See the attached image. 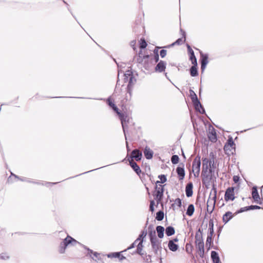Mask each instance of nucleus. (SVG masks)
Wrapping results in <instances>:
<instances>
[{"instance_id":"0e129e2a","label":"nucleus","mask_w":263,"mask_h":263,"mask_svg":"<svg viewBox=\"0 0 263 263\" xmlns=\"http://www.w3.org/2000/svg\"><path fill=\"white\" fill-rule=\"evenodd\" d=\"M136 43V41L135 40H133L130 42V45H131V46H132L133 49H134V51H136V47L135 46Z\"/></svg>"},{"instance_id":"052dcab7","label":"nucleus","mask_w":263,"mask_h":263,"mask_svg":"<svg viewBox=\"0 0 263 263\" xmlns=\"http://www.w3.org/2000/svg\"><path fill=\"white\" fill-rule=\"evenodd\" d=\"M154 60L155 63H158L159 62V53H156L154 56Z\"/></svg>"},{"instance_id":"bb28decb","label":"nucleus","mask_w":263,"mask_h":263,"mask_svg":"<svg viewBox=\"0 0 263 263\" xmlns=\"http://www.w3.org/2000/svg\"><path fill=\"white\" fill-rule=\"evenodd\" d=\"M143 245L142 241L139 242L138 245H137V249L132 254H138L140 255L141 256H143V255H144L145 254V253H142V250L143 249Z\"/></svg>"},{"instance_id":"b1692460","label":"nucleus","mask_w":263,"mask_h":263,"mask_svg":"<svg viewBox=\"0 0 263 263\" xmlns=\"http://www.w3.org/2000/svg\"><path fill=\"white\" fill-rule=\"evenodd\" d=\"M122 252L109 253L107 255L108 258H118L120 260L125 259L126 258L122 254Z\"/></svg>"},{"instance_id":"dca6fc26","label":"nucleus","mask_w":263,"mask_h":263,"mask_svg":"<svg viewBox=\"0 0 263 263\" xmlns=\"http://www.w3.org/2000/svg\"><path fill=\"white\" fill-rule=\"evenodd\" d=\"M192 102L193 103L195 109L196 110V111H198L202 115L205 114V110L203 108V106L202 105V104H201L199 99L194 101V102Z\"/></svg>"},{"instance_id":"1a4fd4ad","label":"nucleus","mask_w":263,"mask_h":263,"mask_svg":"<svg viewBox=\"0 0 263 263\" xmlns=\"http://www.w3.org/2000/svg\"><path fill=\"white\" fill-rule=\"evenodd\" d=\"M200 62L201 64V72H203L204 71L207 64L209 63L208 58L209 56L208 54L206 53H203L202 51H200Z\"/></svg>"},{"instance_id":"4be33fe9","label":"nucleus","mask_w":263,"mask_h":263,"mask_svg":"<svg viewBox=\"0 0 263 263\" xmlns=\"http://www.w3.org/2000/svg\"><path fill=\"white\" fill-rule=\"evenodd\" d=\"M148 218H147L144 229L142 231H141L140 234L139 235L138 237L137 238V241H139V242L142 241V243L143 242L144 239L145 238V237L147 235V230L145 229L148 224Z\"/></svg>"},{"instance_id":"864d4df0","label":"nucleus","mask_w":263,"mask_h":263,"mask_svg":"<svg viewBox=\"0 0 263 263\" xmlns=\"http://www.w3.org/2000/svg\"><path fill=\"white\" fill-rule=\"evenodd\" d=\"M249 210H258V209H262V208L257 205H249Z\"/></svg>"},{"instance_id":"aec40b11","label":"nucleus","mask_w":263,"mask_h":263,"mask_svg":"<svg viewBox=\"0 0 263 263\" xmlns=\"http://www.w3.org/2000/svg\"><path fill=\"white\" fill-rule=\"evenodd\" d=\"M128 160L131 167L133 169V170L138 175L140 176V174L141 173V170L139 166L137 164L136 162H134L133 160Z\"/></svg>"},{"instance_id":"c85d7f7f","label":"nucleus","mask_w":263,"mask_h":263,"mask_svg":"<svg viewBox=\"0 0 263 263\" xmlns=\"http://www.w3.org/2000/svg\"><path fill=\"white\" fill-rule=\"evenodd\" d=\"M148 234L149 239L157 237L156 235V231L154 230L153 225L149 224L148 227Z\"/></svg>"},{"instance_id":"ddd939ff","label":"nucleus","mask_w":263,"mask_h":263,"mask_svg":"<svg viewBox=\"0 0 263 263\" xmlns=\"http://www.w3.org/2000/svg\"><path fill=\"white\" fill-rule=\"evenodd\" d=\"M184 167V164L183 163H180L176 168V171L179 180H182L184 178L185 172Z\"/></svg>"},{"instance_id":"2f4dec72","label":"nucleus","mask_w":263,"mask_h":263,"mask_svg":"<svg viewBox=\"0 0 263 263\" xmlns=\"http://www.w3.org/2000/svg\"><path fill=\"white\" fill-rule=\"evenodd\" d=\"M168 247L172 252H176L179 248V246L172 241H168Z\"/></svg>"},{"instance_id":"c756f323","label":"nucleus","mask_w":263,"mask_h":263,"mask_svg":"<svg viewBox=\"0 0 263 263\" xmlns=\"http://www.w3.org/2000/svg\"><path fill=\"white\" fill-rule=\"evenodd\" d=\"M156 230L157 233L158 237L160 239L164 237V228L161 226H158L156 227Z\"/></svg>"},{"instance_id":"4d7b16f0","label":"nucleus","mask_w":263,"mask_h":263,"mask_svg":"<svg viewBox=\"0 0 263 263\" xmlns=\"http://www.w3.org/2000/svg\"><path fill=\"white\" fill-rule=\"evenodd\" d=\"M63 2H64V4H65L66 5V6H67V9H68V11L71 13V15H72V16H73V17L74 18V19H75V20L78 22V23L80 24V23H79V22L77 21L76 17L73 14L72 12H71V9H70V8H69V6L67 2H66L64 0H63Z\"/></svg>"},{"instance_id":"e433bc0d","label":"nucleus","mask_w":263,"mask_h":263,"mask_svg":"<svg viewBox=\"0 0 263 263\" xmlns=\"http://www.w3.org/2000/svg\"><path fill=\"white\" fill-rule=\"evenodd\" d=\"M164 216V214L163 211L162 210H159L156 213V219L158 221H161L163 219Z\"/></svg>"},{"instance_id":"4c0bfd02","label":"nucleus","mask_w":263,"mask_h":263,"mask_svg":"<svg viewBox=\"0 0 263 263\" xmlns=\"http://www.w3.org/2000/svg\"><path fill=\"white\" fill-rule=\"evenodd\" d=\"M91 258L96 262H98L99 260H101L100 254L97 252H95L93 253V254Z\"/></svg>"},{"instance_id":"ea45409f","label":"nucleus","mask_w":263,"mask_h":263,"mask_svg":"<svg viewBox=\"0 0 263 263\" xmlns=\"http://www.w3.org/2000/svg\"><path fill=\"white\" fill-rule=\"evenodd\" d=\"M146 263H152V256L150 255L144 254L143 256H141Z\"/></svg>"},{"instance_id":"de8ad7c7","label":"nucleus","mask_w":263,"mask_h":263,"mask_svg":"<svg viewBox=\"0 0 263 263\" xmlns=\"http://www.w3.org/2000/svg\"><path fill=\"white\" fill-rule=\"evenodd\" d=\"M158 178L160 179L161 183H164L167 181L166 175L164 174L159 175Z\"/></svg>"},{"instance_id":"cd10ccee","label":"nucleus","mask_w":263,"mask_h":263,"mask_svg":"<svg viewBox=\"0 0 263 263\" xmlns=\"http://www.w3.org/2000/svg\"><path fill=\"white\" fill-rule=\"evenodd\" d=\"M190 73L192 77H195L198 76V65H193L190 68Z\"/></svg>"},{"instance_id":"72a5a7b5","label":"nucleus","mask_w":263,"mask_h":263,"mask_svg":"<svg viewBox=\"0 0 263 263\" xmlns=\"http://www.w3.org/2000/svg\"><path fill=\"white\" fill-rule=\"evenodd\" d=\"M205 246L207 248L208 251L210 250L212 247H213V237H207L205 241Z\"/></svg>"},{"instance_id":"79ce46f5","label":"nucleus","mask_w":263,"mask_h":263,"mask_svg":"<svg viewBox=\"0 0 263 263\" xmlns=\"http://www.w3.org/2000/svg\"><path fill=\"white\" fill-rule=\"evenodd\" d=\"M179 161V157L177 155H174L171 157V162L173 164H176Z\"/></svg>"},{"instance_id":"a18cd8bd","label":"nucleus","mask_w":263,"mask_h":263,"mask_svg":"<svg viewBox=\"0 0 263 263\" xmlns=\"http://www.w3.org/2000/svg\"><path fill=\"white\" fill-rule=\"evenodd\" d=\"M189 59L191 61L192 64L193 65H198L196 57L194 54L189 55Z\"/></svg>"},{"instance_id":"680f3d73","label":"nucleus","mask_w":263,"mask_h":263,"mask_svg":"<svg viewBox=\"0 0 263 263\" xmlns=\"http://www.w3.org/2000/svg\"><path fill=\"white\" fill-rule=\"evenodd\" d=\"M214 220L213 219H210L209 221V228H214Z\"/></svg>"},{"instance_id":"58836bf2","label":"nucleus","mask_w":263,"mask_h":263,"mask_svg":"<svg viewBox=\"0 0 263 263\" xmlns=\"http://www.w3.org/2000/svg\"><path fill=\"white\" fill-rule=\"evenodd\" d=\"M189 92L190 94V97L192 102H194V101L198 100L197 95L192 89H190Z\"/></svg>"},{"instance_id":"7ed1b4c3","label":"nucleus","mask_w":263,"mask_h":263,"mask_svg":"<svg viewBox=\"0 0 263 263\" xmlns=\"http://www.w3.org/2000/svg\"><path fill=\"white\" fill-rule=\"evenodd\" d=\"M126 74L128 76V83L126 87V94L122 102L123 103H126L127 102L131 100L132 96V92L133 90V86L136 82L133 72L132 70H127L126 71Z\"/></svg>"},{"instance_id":"6ab92c4d","label":"nucleus","mask_w":263,"mask_h":263,"mask_svg":"<svg viewBox=\"0 0 263 263\" xmlns=\"http://www.w3.org/2000/svg\"><path fill=\"white\" fill-rule=\"evenodd\" d=\"M193 184L192 182L187 183L185 186V194L186 197H191L193 194Z\"/></svg>"},{"instance_id":"4468645a","label":"nucleus","mask_w":263,"mask_h":263,"mask_svg":"<svg viewBox=\"0 0 263 263\" xmlns=\"http://www.w3.org/2000/svg\"><path fill=\"white\" fill-rule=\"evenodd\" d=\"M200 166H201V159L200 156L198 155L194 159L193 163H192V171L194 172V171H200Z\"/></svg>"},{"instance_id":"39448f33","label":"nucleus","mask_w":263,"mask_h":263,"mask_svg":"<svg viewBox=\"0 0 263 263\" xmlns=\"http://www.w3.org/2000/svg\"><path fill=\"white\" fill-rule=\"evenodd\" d=\"M216 198H217V189H216V187H215V184L213 183V186H212V189L210 192L209 197V199H208V202H207V205H208V207H209V203H210V199H211L213 201L212 203L213 208H212V210H211V211L210 212V214H211L213 212V211L215 208Z\"/></svg>"},{"instance_id":"f257e3e1","label":"nucleus","mask_w":263,"mask_h":263,"mask_svg":"<svg viewBox=\"0 0 263 263\" xmlns=\"http://www.w3.org/2000/svg\"><path fill=\"white\" fill-rule=\"evenodd\" d=\"M202 171L201 177L202 179V184L204 185L206 189H209L211 182L214 178H215L214 175V170L211 166L212 160L208 158H202Z\"/></svg>"},{"instance_id":"f704fd0d","label":"nucleus","mask_w":263,"mask_h":263,"mask_svg":"<svg viewBox=\"0 0 263 263\" xmlns=\"http://www.w3.org/2000/svg\"><path fill=\"white\" fill-rule=\"evenodd\" d=\"M195 211V208L193 204H190L187 207L186 214L189 216H192Z\"/></svg>"},{"instance_id":"393cba45","label":"nucleus","mask_w":263,"mask_h":263,"mask_svg":"<svg viewBox=\"0 0 263 263\" xmlns=\"http://www.w3.org/2000/svg\"><path fill=\"white\" fill-rule=\"evenodd\" d=\"M228 147H231L232 149H234V152L235 151V144L231 136L228 137L227 141L225 143V148L227 149Z\"/></svg>"},{"instance_id":"bf43d9fd","label":"nucleus","mask_w":263,"mask_h":263,"mask_svg":"<svg viewBox=\"0 0 263 263\" xmlns=\"http://www.w3.org/2000/svg\"><path fill=\"white\" fill-rule=\"evenodd\" d=\"M210 157L211 158H210L209 159H211L212 160L211 166H212V168H213V170H214L215 168L216 167V164H215V162H214V155H213L212 157H211V155H210Z\"/></svg>"},{"instance_id":"774afa93","label":"nucleus","mask_w":263,"mask_h":263,"mask_svg":"<svg viewBox=\"0 0 263 263\" xmlns=\"http://www.w3.org/2000/svg\"><path fill=\"white\" fill-rule=\"evenodd\" d=\"M222 228H223V226H219L217 229V233L218 238H219V237L220 236V234L222 231Z\"/></svg>"},{"instance_id":"f3484780","label":"nucleus","mask_w":263,"mask_h":263,"mask_svg":"<svg viewBox=\"0 0 263 263\" xmlns=\"http://www.w3.org/2000/svg\"><path fill=\"white\" fill-rule=\"evenodd\" d=\"M208 138L212 142H216L217 140V134L215 129L212 127V129L209 127V132L208 134Z\"/></svg>"},{"instance_id":"603ef678","label":"nucleus","mask_w":263,"mask_h":263,"mask_svg":"<svg viewBox=\"0 0 263 263\" xmlns=\"http://www.w3.org/2000/svg\"><path fill=\"white\" fill-rule=\"evenodd\" d=\"M214 233V228H209L207 237H213Z\"/></svg>"},{"instance_id":"412c9836","label":"nucleus","mask_w":263,"mask_h":263,"mask_svg":"<svg viewBox=\"0 0 263 263\" xmlns=\"http://www.w3.org/2000/svg\"><path fill=\"white\" fill-rule=\"evenodd\" d=\"M143 153L146 159H152L154 155V152L148 146H146L144 148Z\"/></svg>"},{"instance_id":"6e6552de","label":"nucleus","mask_w":263,"mask_h":263,"mask_svg":"<svg viewBox=\"0 0 263 263\" xmlns=\"http://www.w3.org/2000/svg\"><path fill=\"white\" fill-rule=\"evenodd\" d=\"M107 104L116 113H117L119 118H123V115L125 113H123L121 112V111L119 110L118 107L114 103V100L110 97H109L107 99Z\"/></svg>"},{"instance_id":"338daca9","label":"nucleus","mask_w":263,"mask_h":263,"mask_svg":"<svg viewBox=\"0 0 263 263\" xmlns=\"http://www.w3.org/2000/svg\"><path fill=\"white\" fill-rule=\"evenodd\" d=\"M240 177L238 176L235 175L233 177V180L235 183H237L239 181Z\"/></svg>"},{"instance_id":"13d9d810","label":"nucleus","mask_w":263,"mask_h":263,"mask_svg":"<svg viewBox=\"0 0 263 263\" xmlns=\"http://www.w3.org/2000/svg\"><path fill=\"white\" fill-rule=\"evenodd\" d=\"M63 2H64V4H65L66 5V6H67V9H68V11L71 13V15H72V16H73V17L74 18V19H75V20L78 22V23L80 24V23H79V22L77 21L76 17L73 14L72 12H71V9H70V8H69V6L67 2H66L64 0H63Z\"/></svg>"},{"instance_id":"a211bd4d","label":"nucleus","mask_w":263,"mask_h":263,"mask_svg":"<svg viewBox=\"0 0 263 263\" xmlns=\"http://www.w3.org/2000/svg\"><path fill=\"white\" fill-rule=\"evenodd\" d=\"M166 63L162 60H160L156 65L155 70L156 72H162L165 71Z\"/></svg>"},{"instance_id":"f8f14e48","label":"nucleus","mask_w":263,"mask_h":263,"mask_svg":"<svg viewBox=\"0 0 263 263\" xmlns=\"http://www.w3.org/2000/svg\"><path fill=\"white\" fill-rule=\"evenodd\" d=\"M252 198L255 202L259 204H262L263 200L262 198H260L258 192L257 187L256 186H253L252 188Z\"/></svg>"},{"instance_id":"c03bdc74","label":"nucleus","mask_w":263,"mask_h":263,"mask_svg":"<svg viewBox=\"0 0 263 263\" xmlns=\"http://www.w3.org/2000/svg\"><path fill=\"white\" fill-rule=\"evenodd\" d=\"M82 246H83V248L84 249L88 251V253L86 255V256H89L90 257H91L92 256V255L93 254V253L95 252H93V250H92L91 249H89V248H88L86 246H85V245H82Z\"/></svg>"},{"instance_id":"37998d69","label":"nucleus","mask_w":263,"mask_h":263,"mask_svg":"<svg viewBox=\"0 0 263 263\" xmlns=\"http://www.w3.org/2000/svg\"><path fill=\"white\" fill-rule=\"evenodd\" d=\"M66 247H65L64 243L62 241L60 243L59 248V252L60 254H63L65 252V250Z\"/></svg>"},{"instance_id":"9b49d317","label":"nucleus","mask_w":263,"mask_h":263,"mask_svg":"<svg viewBox=\"0 0 263 263\" xmlns=\"http://www.w3.org/2000/svg\"><path fill=\"white\" fill-rule=\"evenodd\" d=\"M195 244L196 247L204 245V242L202 237V230L199 228L195 234Z\"/></svg>"},{"instance_id":"e2e57ef3","label":"nucleus","mask_w":263,"mask_h":263,"mask_svg":"<svg viewBox=\"0 0 263 263\" xmlns=\"http://www.w3.org/2000/svg\"><path fill=\"white\" fill-rule=\"evenodd\" d=\"M180 31L181 33L182 38L184 39V42H185V40H186V39H185L186 38V32H185V31H184L181 28H180Z\"/></svg>"},{"instance_id":"09e8293b","label":"nucleus","mask_w":263,"mask_h":263,"mask_svg":"<svg viewBox=\"0 0 263 263\" xmlns=\"http://www.w3.org/2000/svg\"><path fill=\"white\" fill-rule=\"evenodd\" d=\"M249 210V206H245V207L241 208L240 209H239L238 210H237L235 212V214L237 215L238 214L242 213V212H245V211H248Z\"/></svg>"},{"instance_id":"f03ea898","label":"nucleus","mask_w":263,"mask_h":263,"mask_svg":"<svg viewBox=\"0 0 263 263\" xmlns=\"http://www.w3.org/2000/svg\"><path fill=\"white\" fill-rule=\"evenodd\" d=\"M123 129V131L124 134L125 140H127V133L131 134L132 136H134L136 134V128L135 127V123L133 122L132 118L127 116L126 114L123 115V118H119Z\"/></svg>"},{"instance_id":"0eeeda50","label":"nucleus","mask_w":263,"mask_h":263,"mask_svg":"<svg viewBox=\"0 0 263 263\" xmlns=\"http://www.w3.org/2000/svg\"><path fill=\"white\" fill-rule=\"evenodd\" d=\"M142 157V152L138 148H135L132 151L130 156L127 155L128 160H133L135 159L136 161H139L141 160Z\"/></svg>"},{"instance_id":"423d86ee","label":"nucleus","mask_w":263,"mask_h":263,"mask_svg":"<svg viewBox=\"0 0 263 263\" xmlns=\"http://www.w3.org/2000/svg\"><path fill=\"white\" fill-rule=\"evenodd\" d=\"M149 240L154 253L157 254L158 251L162 249L161 240H159L157 237L152 238Z\"/></svg>"},{"instance_id":"473e14b6","label":"nucleus","mask_w":263,"mask_h":263,"mask_svg":"<svg viewBox=\"0 0 263 263\" xmlns=\"http://www.w3.org/2000/svg\"><path fill=\"white\" fill-rule=\"evenodd\" d=\"M165 234L167 236L173 235L175 233V228L172 226H168L165 229Z\"/></svg>"},{"instance_id":"8fccbe9b","label":"nucleus","mask_w":263,"mask_h":263,"mask_svg":"<svg viewBox=\"0 0 263 263\" xmlns=\"http://www.w3.org/2000/svg\"><path fill=\"white\" fill-rule=\"evenodd\" d=\"M193 247V246L189 243H187L185 246V251L188 253H191L192 252Z\"/></svg>"},{"instance_id":"c9c22d12","label":"nucleus","mask_w":263,"mask_h":263,"mask_svg":"<svg viewBox=\"0 0 263 263\" xmlns=\"http://www.w3.org/2000/svg\"><path fill=\"white\" fill-rule=\"evenodd\" d=\"M147 44L144 37H142L139 42V48L140 49H144L146 48Z\"/></svg>"},{"instance_id":"2eb2a0df","label":"nucleus","mask_w":263,"mask_h":263,"mask_svg":"<svg viewBox=\"0 0 263 263\" xmlns=\"http://www.w3.org/2000/svg\"><path fill=\"white\" fill-rule=\"evenodd\" d=\"M62 242L64 243L66 248L69 245L74 246L76 245L77 243H79L78 241L69 235H67V237L63 240Z\"/></svg>"},{"instance_id":"20e7f679","label":"nucleus","mask_w":263,"mask_h":263,"mask_svg":"<svg viewBox=\"0 0 263 263\" xmlns=\"http://www.w3.org/2000/svg\"><path fill=\"white\" fill-rule=\"evenodd\" d=\"M165 185L159 184V186L156 185L155 191L154 193L153 196L154 199L156 200L157 204H159L163 197L164 192Z\"/></svg>"},{"instance_id":"6e6d98bb","label":"nucleus","mask_w":263,"mask_h":263,"mask_svg":"<svg viewBox=\"0 0 263 263\" xmlns=\"http://www.w3.org/2000/svg\"><path fill=\"white\" fill-rule=\"evenodd\" d=\"M166 50L162 49L160 51V56L161 58H164L166 56Z\"/></svg>"},{"instance_id":"3c124183","label":"nucleus","mask_w":263,"mask_h":263,"mask_svg":"<svg viewBox=\"0 0 263 263\" xmlns=\"http://www.w3.org/2000/svg\"><path fill=\"white\" fill-rule=\"evenodd\" d=\"M223 149H224V152H225L226 154H227V155H230V153H231L232 154H233V152H232V150H233V149H232V148H231V147H227V149H226V148H225V145H224V148H223Z\"/></svg>"},{"instance_id":"5fc2aeb1","label":"nucleus","mask_w":263,"mask_h":263,"mask_svg":"<svg viewBox=\"0 0 263 263\" xmlns=\"http://www.w3.org/2000/svg\"><path fill=\"white\" fill-rule=\"evenodd\" d=\"M184 40H183L182 38L178 39L175 42H174L175 45H181L184 43Z\"/></svg>"},{"instance_id":"5701e85b","label":"nucleus","mask_w":263,"mask_h":263,"mask_svg":"<svg viewBox=\"0 0 263 263\" xmlns=\"http://www.w3.org/2000/svg\"><path fill=\"white\" fill-rule=\"evenodd\" d=\"M234 214H233L230 211H228L223 214L222 216V221L224 224L228 223L231 219L233 218Z\"/></svg>"},{"instance_id":"7c9ffc66","label":"nucleus","mask_w":263,"mask_h":263,"mask_svg":"<svg viewBox=\"0 0 263 263\" xmlns=\"http://www.w3.org/2000/svg\"><path fill=\"white\" fill-rule=\"evenodd\" d=\"M134 32L136 35H138L139 33H141L144 31V27L140 25H136L133 29Z\"/></svg>"},{"instance_id":"49530a36","label":"nucleus","mask_w":263,"mask_h":263,"mask_svg":"<svg viewBox=\"0 0 263 263\" xmlns=\"http://www.w3.org/2000/svg\"><path fill=\"white\" fill-rule=\"evenodd\" d=\"M174 203L172 204V206L173 208L175 204H176L179 208H181L182 206V200L179 198H176L174 200Z\"/></svg>"},{"instance_id":"a19ab883","label":"nucleus","mask_w":263,"mask_h":263,"mask_svg":"<svg viewBox=\"0 0 263 263\" xmlns=\"http://www.w3.org/2000/svg\"><path fill=\"white\" fill-rule=\"evenodd\" d=\"M198 249L200 257L203 258L204 255V245L197 247Z\"/></svg>"},{"instance_id":"69168bd1","label":"nucleus","mask_w":263,"mask_h":263,"mask_svg":"<svg viewBox=\"0 0 263 263\" xmlns=\"http://www.w3.org/2000/svg\"><path fill=\"white\" fill-rule=\"evenodd\" d=\"M136 242H134L126 249L124 250V251L125 252L127 250H130V249H133L136 247Z\"/></svg>"},{"instance_id":"9d476101","label":"nucleus","mask_w":263,"mask_h":263,"mask_svg":"<svg viewBox=\"0 0 263 263\" xmlns=\"http://www.w3.org/2000/svg\"><path fill=\"white\" fill-rule=\"evenodd\" d=\"M234 187H229L226 191L224 194V200L226 201H233L235 199Z\"/></svg>"},{"instance_id":"a878e982","label":"nucleus","mask_w":263,"mask_h":263,"mask_svg":"<svg viewBox=\"0 0 263 263\" xmlns=\"http://www.w3.org/2000/svg\"><path fill=\"white\" fill-rule=\"evenodd\" d=\"M211 257L213 263H219L220 261L219 254L215 251H211Z\"/></svg>"}]
</instances>
